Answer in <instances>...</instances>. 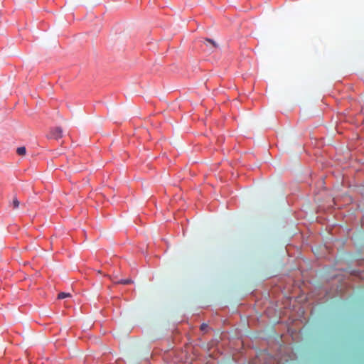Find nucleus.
Returning a JSON list of instances; mask_svg holds the SVG:
<instances>
[{"label":"nucleus","instance_id":"f257e3e1","mask_svg":"<svg viewBox=\"0 0 364 364\" xmlns=\"http://www.w3.org/2000/svg\"><path fill=\"white\" fill-rule=\"evenodd\" d=\"M204 45L207 47L209 52L213 53L218 48V44L212 39L205 38L203 41Z\"/></svg>","mask_w":364,"mask_h":364},{"label":"nucleus","instance_id":"f03ea898","mask_svg":"<svg viewBox=\"0 0 364 364\" xmlns=\"http://www.w3.org/2000/svg\"><path fill=\"white\" fill-rule=\"evenodd\" d=\"M50 135L53 139H60L63 136V130L60 127H55L50 131Z\"/></svg>","mask_w":364,"mask_h":364},{"label":"nucleus","instance_id":"7ed1b4c3","mask_svg":"<svg viewBox=\"0 0 364 364\" xmlns=\"http://www.w3.org/2000/svg\"><path fill=\"white\" fill-rule=\"evenodd\" d=\"M11 205L13 206V208H14V209L18 208V206L20 205V202L16 196L13 198L12 201H11Z\"/></svg>","mask_w":364,"mask_h":364},{"label":"nucleus","instance_id":"20e7f679","mask_svg":"<svg viewBox=\"0 0 364 364\" xmlns=\"http://www.w3.org/2000/svg\"><path fill=\"white\" fill-rule=\"evenodd\" d=\"M16 153L19 155V156H24L26 153V149L24 146H21V147H18L17 149H16Z\"/></svg>","mask_w":364,"mask_h":364},{"label":"nucleus","instance_id":"39448f33","mask_svg":"<svg viewBox=\"0 0 364 364\" xmlns=\"http://www.w3.org/2000/svg\"><path fill=\"white\" fill-rule=\"evenodd\" d=\"M69 296H70V294L69 293L61 292L58 294V299H65L66 297H69Z\"/></svg>","mask_w":364,"mask_h":364},{"label":"nucleus","instance_id":"423d86ee","mask_svg":"<svg viewBox=\"0 0 364 364\" xmlns=\"http://www.w3.org/2000/svg\"><path fill=\"white\" fill-rule=\"evenodd\" d=\"M132 281L131 279H121L118 281L117 284H131Z\"/></svg>","mask_w":364,"mask_h":364},{"label":"nucleus","instance_id":"0eeeda50","mask_svg":"<svg viewBox=\"0 0 364 364\" xmlns=\"http://www.w3.org/2000/svg\"><path fill=\"white\" fill-rule=\"evenodd\" d=\"M206 328H208V325H207V324H205V323H203V324L201 325V326H200V329H201V330H203H203H205V329H206Z\"/></svg>","mask_w":364,"mask_h":364}]
</instances>
